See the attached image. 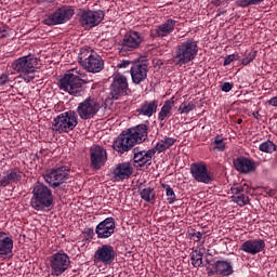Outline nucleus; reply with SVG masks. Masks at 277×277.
I'll return each mask as SVG.
<instances>
[{
  "label": "nucleus",
  "instance_id": "nucleus-1",
  "mask_svg": "<svg viewBox=\"0 0 277 277\" xmlns=\"http://www.w3.org/2000/svg\"><path fill=\"white\" fill-rule=\"evenodd\" d=\"M147 137L148 126L142 123L122 131V133H120L115 140L113 148L122 155L124 153H129V150H131L135 144H142V142H146Z\"/></svg>",
  "mask_w": 277,
  "mask_h": 277
},
{
  "label": "nucleus",
  "instance_id": "nucleus-2",
  "mask_svg": "<svg viewBox=\"0 0 277 277\" xmlns=\"http://www.w3.org/2000/svg\"><path fill=\"white\" fill-rule=\"evenodd\" d=\"M30 207L35 211H51L53 208V192L44 184L37 182L32 186Z\"/></svg>",
  "mask_w": 277,
  "mask_h": 277
},
{
  "label": "nucleus",
  "instance_id": "nucleus-3",
  "mask_svg": "<svg viewBox=\"0 0 277 277\" xmlns=\"http://www.w3.org/2000/svg\"><path fill=\"white\" fill-rule=\"evenodd\" d=\"M38 66V58L29 54L15 60L12 63V68L15 72L24 78V81L29 83L36 79V67Z\"/></svg>",
  "mask_w": 277,
  "mask_h": 277
},
{
  "label": "nucleus",
  "instance_id": "nucleus-4",
  "mask_svg": "<svg viewBox=\"0 0 277 277\" xmlns=\"http://www.w3.org/2000/svg\"><path fill=\"white\" fill-rule=\"evenodd\" d=\"M83 77H85V75L77 76L70 72L65 74L58 81V88L63 90V92H68L71 96H83V94H85L83 83H88V81L83 80Z\"/></svg>",
  "mask_w": 277,
  "mask_h": 277
},
{
  "label": "nucleus",
  "instance_id": "nucleus-5",
  "mask_svg": "<svg viewBox=\"0 0 277 277\" xmlns=\"http://www.w3.org/2000/svg\"><path fill=\"white\" fill-rule=\"evenodd\" d=\"M78 62L87 72H101L105 68V62H103L101 55L88 48L80 50Z\"/></svg>",
  "mask_w": 277,
  "mask_h": 277
},
{
  "label": "nucleus",
  "instance_id": "nucleus-6",
  "mask_svg": "<svg viewBox=\"0 0 277 277\" xmlns=\"http://www.w3.org/2000/svg\"><path fill=\"white\" fill-rule=\"evenodd\" d=\"M196 55H198V43L194 39H188L177 45L173 62L177 66H184V64H189L196 60Z\"/></svg>",
  "mask_w": 277,
  "mask_h": 277
},
{
  "label": "nucleus",
  "instance_id": "nucleus-7",
  "mask_svg": "<svg viewBox=\"0 0 277 277\" xmlns=\"http://www.w3.org/2000/svg\"><path fill=\"white\" fill-rule=\"evenodd\" d=\"M77 124H79L77 113L75 110H68L54 118L52 129L58 133H68L72 131Z\"/></svg>",
  "mask_w": 277,
  "mask_h": 277
},
{
  "label": "nucleus",
  "instance_id": "nucleus-8",
  "mask_svg": "<svg viewBox=\"0 0 277 277\" xmlns=\"http://www.w3.org/2000/svg\"><path fill=\"white\" fill-rule=\"evenodd\" d=\"M70 175V168L67 166H62L54 168L47 173L43 174V179L45 183H49L50 187L56 189L60 185H64L66 181H68V176Z\"/></svg>",
  "mask_w": 277,
  "mask_h": 277
},
{
  "label": "nucleus",
  "instance_id": "nucleus-9",
  "mask_svg": "<svg viewBox=\"0 0 277 277\" xmlns=\"http://www.w3.org/2000/svg\"><path fill=\"white\" fill-rule=\"evenodd\" d=\"M98 111H101V104L92 97H88L77 107V114L81 120H91Z\"/></svg>",
  "mask_w": 277,
  "mask_h": 277
},
{
  "label": "nucleus",
  "instance_id": "nucleus-10",
  "mask_svg": "<svg viewBox=\"0 0 277 277\" xmlns=\"http://www.w3.org/2000/svg\"><path fill=\"white\" fill-rule=\"evenodd\" d=\"M80 18L79 23L84 29H92V27H96L103 23L105 18V12L97 10V11H80L79 13Z\"/></svg>",
  "mask_w": 277,
  "mask_h": 277
},
{
  "label": "nucleus",
  "instance_id": "nucleus-11",
  "mask_svg": "<svg viewBox=\"0 0 277 277\" xmlns=\"http://www.w3.org/2000/svg\"><path fill=\"white\" fill-rule=\"evenodd\" d=\"M129 92V82L127 77L122 74H117L114 76V80L110 84V93L108 95L109 101H118L120 96H124Z\"/></svg>",
  "mask_w": 277,
  "mask_h": 277
},
{
  "label": "nucleus",
  "instance_id": "nucleus-12",
  "mask_svg": "<svg viewBox=\"0 0 277 277\" xmlns=\"http://www.w3.org/2000/svg\"><path fill=\"white\" fill-rule=\"evenodd\" d=\"M72 16H75V10H72V8L62 6L45 18L43 23L49 27L53 25H64V23H68V19L72 18Z\"/></svg>",
  "mask_w": 277,
  "mask_h": 277
},
{
  "label": "nucleus",
  "instance_id": "nucleus-13",
  "mask_svg": "<svg viewBox=\"0 0 277 277\" xmlns=\"http://www.w3.org/2000/svg\"><path fill=\"white\" fill-rule=\"evenodd\" d=\"M52 276H62L70 267V256L66 253H54L50 258Z\"/></svg>",
  "mask_w": 277,
  "mask_h": 277
},
{
  "label": "nucleus",
  "instance_id": "nucleus-14",
  "mask_svg": "<svg viewBox=\"0 0 277 277\" xmlns=\"http://www.w3.org/2000/svg\"><path fill=\"white\" fill-rule=\"evenodd\" d=\"M116 256H118V253L111 245H102L94 252L93 261L95 264L111 265L116 261Z\"/></svg>",
  "mask_w": 277,
  "mask_h": 277
},
{
  "label": "nucleus",
  "instance_id": "nucleus-15",
  "mask_svg": "<svg viewBox=\"0 0 277 277\" xmlns=\"http://www.w3.org/2000/svg\"><path fill=\"white\" fill-rule=\"evenodd\" d=\"M130 72L133 83L140 84L142 81H146L148 77V60L145 57L138 58L137 62L132 64Z\"/></svg>",
  "mask_w": 277,
  "mask_h": 277
},
{
  "label": "nucleus",
  "instance_id": "nucleus-16",
  "mask_svg": "<svg viewBox=\"0 0 277 277\" xmlns=\"http://www.w3.org/2000/svg\"><path fill=\"white\" fill-rule=\"evenodd\" d=\"M144 42V36L135 30H130L124 35L122 41L123 51H135Z\"/></svg>",
  "mask_w": 277,
  "mask_h": 277
},
{
  "label": "nucleus",
  "instance_id": "nucleus-17",
  "mask_svg": "<svg viewBox=\"0 0 277 277\" xmlns=\"http://www.w3.org/2000/svg\"><path fill=\"white\" fill-rule=\"evenodd\" d=\"M90 157L91 167L95 170H101V168L105 166V161H107V151H105V149L98 145H93L90 148Z\"/></svg>",
  "mask_w": 277,
  "mask_h": 277
},
{
  "label": "nucleus",
  "instance_id": "nucleus-18",
  "mask_svg": "<svg viewBox=\"0 0 277 277\" xmlns=\"http://www.w3.org/2000/svg\"><path fill=\"white\" fill-rule=\"evenodd\" d=\"M116 230V221L114 217H107L102 221L95 228L97 239H109Z\"/></svg>",
  "mask_w": 277,
  "mask_h": 277
},
{
  "label": "nucleus",
  "instance_id": "nucleus-19",
  "mask_svg": "<svg viewBox=\"0 0 277 277\" xmlns=\"http://www.w3.org/2000/svg\"><path fill=\"white\" fill-rule=\"evenodd\" d=\"M190 173L197 183L209 184L213 181V177L209 174V170H207V164L205 163H193L190 166Z\"/></svg>",
  "mask_w": 277,
  "mask_h": 277
},
{
  "label": "nucleus",
  "instance_id": "nucleus-20",
  "mask_svg": "<svg viewBox=\"0 0 277 277\" xmlns=\"http://www.w3.org/2000/svg\"><path fill=\"white\" fill-rule=\"evenodd\" d=\"M233 272H234L233 264L230 262L219 260L214 263V265L208 272V274L212 276L216 275V276L227 277V276H232Z\"/></svg>",
  "mask_w": 277,
  "mask_h": 277
},
{
  "label": "nucleus",
  "instance_id": "nucleus-21",
  "mask_svg": "<svg viewBox=\"0 0 277 277\" xmlns=\"http://www.w3.org/2000/svg\"><path fill=\"white\" fill-rule=\"evenodd\" d=\"M134 153V162L140 163V168L143 166H151L153 164V157H155V149L149 150H141L140 147H135L133 149Z\"/></svg>",
  "mask_w": 277,
  "mask_h": 277
},
{
  "label": "nucleus",
  "instance_id": "nucleus-22",
  "mask_svg": "<svg viewBox=\"0 0 277 277\" xmlns=\"http://www.w3.org/2000/svg\"><path fill=\"white\" fill-rule=\"evenodd\" d=\"M233 163L235 170L240 172V174H250V172H254V170H256V163L242 156L234 159Z\"/></svg>",
  "mask_w": 277,
  "mask_h": 277
},
{
  "label": "nucleus",
  "instance_id": "nucleus-23",
  "mask_svg": "<svg viewBox=\"0 0 277 277\" xmlns=\"http://www.w3.org/2000/svg\"><path fill=\"white\" fill-rule=\"evenodd\" d=\"M240 250L242 252H246L247 254H259V252H263V250H265V240L263 239L247 240L240 246Z\"/></svg>",
  "mask_w": 277,
  "mask_h": 277
},
{
  "label": "nucleus",
  "instance_id": "nucleus-24",
  "mask_svg": "<svg viewBox=\"0 0 277 277\" xmlns=\"http://www.w3.org/2000/svg\"><path fill=\"white\" fill-rule=\"evenodd\" d=\"M23 179V175L18 169H11L0 176V187H8L12 183H18Z\"/></svg>",
  "mask_w": 277,
  "mask_h": 277
},
{
  "label": "nucleus",
  "instance_id": "nucleus-25",
  "mask_svg": "<svg viewBox=\"0 0 277 277\" xmlns=\"http://www.w3.org/2000/svg\"><path fill=\"white\" fill-rule=\"evenodd\" d=\"M113 174L115 179L124 181V179H129V176L133 174V167H131V163L129 162L119 163L114 169Z\"/></svg>",
  "mask_w": 277,
  "mask_h": 277
},
{
  "label": "nucleus",
  "instance_id": "nucleus-26",
  "mask_svg": "<svg viewBox=\"0 0 277 277\" xmlns=\"http://www.w3.org/2000/svg\"><path fill=\"white\" fill-rule=\"evenodd\" d=\"M175 25L176 21L167 19L163 24L156 28L155 34L158 38H166V36H170V34L174 31Z\"/></svg>",
  "mask_w": 277,
  "mask_h": 277
},
{
  "label": "nucleus",
  "instance_id": "nucleus-27",
  "mask_svg": "<svg viewBox=\"0 0 277 277\" xmlns=\"http://www.w3.org/2000/svg\"><path fill=\"white\" fill-rule=\"evenodd\" d=\"M157 107H159V102L157 100L149 102L146 101L136 111L141 116H147L148 118H150L153 114L157 113Z\"/></svg>",
  "mask_w": 277,
  "mask_h": 277
},
{
  "label": "nucleus",
  "instance_id": "nucleus-28",
  "mask_svg": "<svg viewBox=\"0 0 277 277\" xmlns=\"http://www.w3.org/2000/svg\"><path fill=\"white\" fill-rule=\"evenodd\" d=\"M14 248V240L12 237L0 238V256H8L12 254Z\"/></svg>",
  "mask_w": 277,
  "mask_h": 277
},
{
  "label": "nucleus",
  "instance_id": "nucleus-29",
  "mask_svg": "<svg viewBox=\"0 0 277 277\" xmlns=\"http://www.w3.org/2000/svg\"><path fill=\"white\" fill-rule=\"evenodd\" d=\"M138 194L142 200H145V202H155V200H157V195L155 193V188L153 187H145V188L140 187Z\"/></svg>",
  "mask_w": 277,
  "mask_h": 277
},
{
  "label": "nucleus",
  "instance_id": "nucleus-30",
  "mask_svg": "<svg viewBox=\"0 0 277 277\" xmlns=\"http://www.w3.org/2000/svg\"><path fill=\"white\" fill-rule=\"evenodd\" d=\"M173 107H174V97L164 102V104L158 115V119L160 121L166 120V118H168V114H170V111H172Z\"/></svg>",
  "mask_w": 277,
  "mask_h": 277
},
{
  "label": "nucleus",
  "instance_id": "nucleus-31",
  "mask_svg": "<svg viewBox=\"0 0 277 277\" xmlns=\"http://www.w3.org/2000/svg\"><path fill=\"white\" fill-rule=\"evenodd\" d=\"M161 187L163 190H166V196L168 197L167 200L169 205H174L176 201V194H174V189L170 187L168 184H161Z\"/></svg>",
  "mask_w": 277,
  "mask_h": 277
},
{
  "label": "nucleus",
  "instance_id": "nucleus-32",
  "mask_svg": "<svg viewBox=\"0 0 277 277\" xmlns=\"http://www.w3.org/2000/svg\"><path fill=\"white\" fill-rule=\"evenodd\" d=\"M190 261L192 265H194L195 267H200V265H202V252L195 250L190 253Z\"/></svg>",
  "mask_w": 277,
  "mask_h": 277
},
{
  "label": "nucleus",
  "instance_id": "nucleus-33",
  "mask_svg": "<svg viewBox=\"0 0 277 277\" xmlns=\"http://www.w3.org/2000/svg\"><path fill=\"white\" fill-rule=\"evenodd\" d=\"M233 202H236L239 207H246L250 202V197L241 194L238 196H232Z\"/></svg>",
  "mask_w": 277,
  "mask_h": 277
},
{
  "label": "nucleus",
  "instance_id": "nucleus-34",
  "mask_svg": "<svg viewBox=\"0 0 277 277\" xmlns=\"http://www.w3.org/2000/svg\"><path fill=\"white\" fill-rule=\"evenodd\" d=\"M262 153H274L276 150V144L272 141H266L260 145Z\"/></svg>",
  "mask_w": 277,
  "mask_h": 277
},
{
  "label": "nucleus",
  "instance_id": "nucleus-35",
  "mask_svg": "<svg viewBox=\"0 0 277 277\" xmlns=\"http://www.w3.org/2000/svg\"><path fill=\"white\" fill-rule=\"evenodd\" d=\"M194 109H196V104H194L193 102L187 103H183L180 107H179V111H181V114H189V111H194Z\"/></svg>",
  "mask_w": 277,
  "mask_h": 277
},
{
  "label": "nucleus",
  "instance_id": "nucleus-36",
  "mask_svg": "<svg viewBox=\"0 0 277 277\" xmlns=\"http://www.w3.org/2000/svg\"><path fill=\"white\" fill-rule=\"evenodd\" d=\"M263 0H237L236 4L239 8H248V5H256L258 3H262Z\"/></svg>",
  "mask_w": 277,
  "mask_h": 277
},
{
  "label": "nucleus",
  "instance_id": "nucleus-37",
  "mask_svg": "<svg viewBox=\"0 0 277 277\" xmlns=\"http://www.w3.org/2000/svg\"><path fill=\"white\" fill-rule=\"evenodd\" d=\"M214 150H224L226 148V144L224 143L223 138H220V136H216L213 142Z\"/></svg>",
  "mask_w": 277,
  "mask_h": 277
},
{
  "label": "nucleus",
  "instance_id": "nucleus-38",
  "mask_svg": "<svg viewBox=\"0 0 277 277\" xmlns=\"http://www.w3.org/2000/svg\"><path fill=\"white\" fill-rule=\"evenodd\" d=\"M256 57V52H246V57L242 60V65L248 66L251 62H254Z\"/></svg>",
  "mask_w": 277,
  "mask_h": 277
},
{
  "label": "nucleus",
  "instance_id": "nucleus-39",
  "mask_svg": "<svg viewBox=\"0 0 277 277\" xmlns=\"http://www.w3.org/2000/svg\"><path fill=\"white\" fill-rule=\"evenodd\" d=\"M151 150H155V154L156 153H163L164 150H168V147L166 146L164 143H162V141H159L155 148H151Z\"/></svg>",
  "mask_w": 277,
  "mask_h": 277
},
{
  "label": "nucleus",
  "instance_id": "nucleus-40",
  "mask_svg": "<svg viewBox=\"0 0 277 277\" xmlns=\"http://www.w3.org/2000/svg\"><path fill=\"white\" fill-rule=\"evenodd\" d=\"M188 237H190V239H193V241H200V239H202V233L200 232H193L188 234Z\"/></svg>",
  "mask_w": 277,
  "mask_h": 277
},
{
  "label": "nucleus",
  "instance_id": "nucleus-41",
  "mask_svg": "<svg viewBox=\"0 0 277 277\" xmlns=\"http://www.w3.org/2000/svg\"><path fill=\"white\" fill-rule=\"evenodd\" d=\"M164 146H167V149L170 148L171 146H174L176 143V138L173 137H166L164 140H161Z\"/></svg>",
  "mask_w": 277,
  "mask_h": 277
},
{
  "label": "nucleus",
  "instance_id": "nucleus-42",
  "mask_svg": "<svg viewBox=\"0 0 277 277\" xmlns=\"http://www.w3.org/2000/svg\"><path fill=\"white\" fill-rule=\"evenodd\" d=\"M235 60H237V55H235V54L228 55L224 60V66H228V65L233 64V62H235Z\"/></svg>",
  "mask_w": 277,
  "mask_h": 277
},
{
  "label": "nucleus",
  "instance_id": "nucleus-43",
  "mask_svg": "<svg viewBox=\"0 0 277 277\" xmlns=\"http://www.w3.org/2000/svg\"><path fill=\"white\" fill-rule=\"evenodd\" d=\"M232 194H234V196H237L239 194H243V186H233L230 188Z\"/></svg>",
  "mask_w": 277,
  "mask_h": 277
},
{
  "label": "nucleus",
  "instance_id": "nucleus-44",
  "mask_svg": "<svg viewBox=\"0 0 277 277\" xmlns=\"http://www.w3.org/2000/svg\"><path fill=\"white\" fill-rule=\"evenodd\" d=\"M8 83H10V76L6 74H2L0 76V85H5Z\"/></svg>",
  "mask_w": 277,
  "mask_h": 277
},
{
  "label": "nucleus",
  "instance_id": "nucleus-45",
  "mask_svg": "<svg viewBox=\"0 0 277 277\" xmlns=\"http://www.w3.org/2000/svg\"><path fill=\"white\" fill-rule=\"evenodd\" d=\"M221 90L222 92H230L233 90V83L230 82H224L222 85H221Z\"/></svg>",
  "mask_w": 277,
  "mask_h": 277
},
{
  "label": "nucleus",
  "instance_id": "nucleus-46",
  "mask_svg": "<svg viewBox=\"0 0 277 277\" xmlns=\"http://www.w3.org/2000/svg\"><path fill=\"white\" fill-rule=\"evenodd\" d=\"M8 36H9L8 29L0 28V40H2L3 38H8Z\"/></svg>",
  "mask_w": 277,
  "mask_h": 277
},
{
  "label": "nucleus",
  "instance_id": "nucleus-47",
  "mask_svg": "<svg viewBox=\"0 0 277 277\" xmlns=\"http://www.w3.org/2000/svg\"><path fill=\"white\" fill-rule=\"evenodd\" d=\"M118 66H119V68H127V67L131 66V61H123Z\"/></svg>",
  "mask_w": 277,
  "mask_h": 277
},
{
  "label": "nucleus",
  "instance_id": "nucleus-48",
  "mask_svg": "<svg viewBox=\"0 0 277 277\" xmlns=\"http://www.w3.org/2000/svg\"><path fill=\"white\" fill-rule=\"evenodd\" d=\"M226 12H228V10H226V9H219L217 16H222V15L226 14Z\"/></svg>",
  "mask_w": 277,
  "mask_h": 277
},
{
  "label": "nucleus",
  "instance_id": "nucleus-49",
  "mask_svg": "<svg viewBox=\"0 0 277 277\" xmlns=\"http://www.w3.org/2000/svg\"><path fill=\"white\" fill-rule=\"evenodd\" d=\"M213 5H222V0H212Z\"/></svg>",
  "mask_w": 277,
  "mask_h": 277
},
{
  "label": "nucleus",
  "instance_id": "nucleus-50",
  "mask_svg": "<svg viewBox=\"0 0 277 277\" xmlns=\"http://www.w3.org/2000/svg\"><path fill=\"white\" fill-rule=\"evenodd\" d=\"M42 1V3H53V1H55V0H41Z\"/></svg>",
  "mask_w": 277,
  "mask_h": 277
},
{
  "label": "nucleus",
  "instance_id": "nucleus-51",
  "mask_svg": "<svg viewBox=\"0 0 277 277\" xmlns=\"http://www.w3.org/2000/svg\"><path fill=\"white\" fill-rule=\"evenodd\" d=\"M0 239H5V233L0 232Z\"/></svg>",
  "mask_w": 277,
  "mask_h": 277
},
{
  "label": "nucleus",
  "instance_id": "nucleus-52",
  "mask_svg": "<svg viewBox=\"0 0 277 277\" xmlns=\"http://www.w3.org/2000/svg\"><path fill=\"white\" fill-rule=\"evenodd\" d=\"M241 122H243L241 118L237 119V124H241Z\"/></svg>",
  "mask_w": 277,
  "mask_h": 277
},
{
  "label": "nucleus",
  "instance_id": "nucleus-53",
  "mask_svg": "<svg viewBox=\"0 0 277 277\" xmlns=\"http://www.w3.org/2000/svg\"><path fill=\"white\" fill-rule=\"evenodd\" d=\"M253 116H254V118H259V117H256V116H259V113H253Z\"/></svg>",
  "mask_w": 277,
  "mask_h": 277
}]
</instances>
